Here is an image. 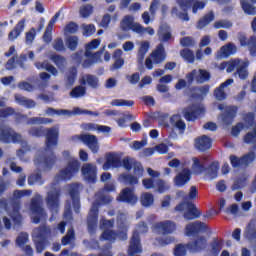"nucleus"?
<instances>
[{"label": "nucleus", "mask_w": 256, "mask_h": 256, "mask_svg": "<svg viewBox=\"0 0 256 256\" xmlns=\"http://www.w3.org/2000/svg\"><path fill=\"white\" fill-rule=\"evenodd\" d=\"M28 133L31 135V137L40 138L46 136L45 152L49 154L39 156L38 162L40 165H43V168L46 171L53 169V165H55L57 161V156H55L53 148L56 147L59 143V129L55 127L44 128L43 126L32 127L29 129Z\"/></svg>", "instance_id": "f257e3e1"}, {"label": "nucleus", "mask_w": 256, "mask_h": 256, "mask_svg": "<svg viewBox=\"0 0 256 256\" xmlns=\"http://www.w3.org/2000/svg\"><path fill=\"white\" fill-rule=\"evenodd\" d=\"M222 67H226V71L227 73H233V71L236 70L235 75H238L239 79H241L242 81H245V79H247V77H249V59H231L228 62H222Z\"/></svg>", "instance_id": "f03ea898"}, {"label": "nucleus", "mask_w": 256, "mask_h": 256, "mask_svg": "<svg viewBox=\"0 0 256 256\" xmlns=\"http://www.w3.org/2000/svg\"><path fill=\"white\" fill-rule=\"evenodd\" d=\"M21 134L17 133L12 127L0 123V143H20Z\"/></svg>", "instance_id": "7ed1b4c3"}, {"label": "nucleus", "mask_w": 256, "mask_h": 256, "mask_svg": "<svg viewBox=\"0 0 256 256\" xmlns=\"http://www.w3.org/2000/svg\"><path fill=\"white\" fill-rule=\"evenodd\" d=\"M183 214V217L186 221H193V219H199L201 217V211L197 209V206H195L192 202H181L175 207V211H185Z\"/></svg>", "instance_id": "20e7f679"}, {"label": "nucleus", "mask_w": 256, "mask_h": 256, "mask_svg": "<svg viewBox=\"0 0 256 256\" xmlns=\"http://www.w3.org/2000/svg\"><path fill=\"white\" fill-rule=\"evenodd\" d=\"M142 185L144 189H155L156 193L163 195L166 191L171 189V186L167 184V182L163 179H153V178H145L142 180Z\"/></svg>", "instance_id": "39448f33"}, {"label": "nucleus", "mask_w": 256, "mask_h": 256, "mask_svg": "<svg viewBox=\"0 0 256 256\" xmlns=\"http://www.w3.org/2000/svg\"><path fill=\"white\" fill-rule=\"evenodd\" d=\"M186 79L189 85H193V81H196L197 85H203L211 81V72L205 69H198V71L194 69L186 75Z\"/></svg>", "instance_id": "423d86ee"}, {"label": "nucleus", "mask_w": 256, "mask_h": 256, "mask_svg": "<svg viewBox=\"0 0 256 256\" xmlns=\"http://www.w3.org/2000/svg\"><path fill=\"white\" fill-rule=\"evenodd\" d=\"M30 211L32 213V223L35 225H39L41 223V219H45L47 217V213H45V209L41 206V199L32 198L30 203Z\"/></svg>", "instance_id": "0eeeda50"}, {"label": "nucleus", "mask_w": 256, "mask_h": 256, "mask_svg": "<svg viewBox=\"0 0 256 256\" xmlns=\"http://www.w3.org/2000/svg\"><path fill=\"white\" fill-rule=\"evenodd\" d=\"M193 1L195 0H176V3L179 5L180 9H182L183 12L179 11L178 7H173L171 10L172 15H175L180 19L181 21H189V9H191V6L193 5Z\"/></svg>", "instance_id": "6e6552de"}, {"label": "nucleus", "mask_w": 256, "mask_h": 256, "mask_svg": "<svg viewBox=\"0 0 256 256\" xmlns=\"http://www.w3.org/2000/svg\"><path fill=\"white\" fill-rule=\"evenodd\" d=\"M59 203H61V190L55 189L48 192L46 205L52 215H57L59 213Z\"/></svg>", "instance_id": "1a4fd4ad"}, {"label": "nucleus", "mask_w": 256, "mask_h": 256, "mask_svg": "<svg viewBox=\"0 0 256 256\" xmlns=\"http://www.w3.org/2000/svg\"><path fill=\"white\" fill-rule=\"evenodd\" d=\"M79 169H81V162L72 160L65 169L60 170V178L62 181H71L79 173Z\"/></svg>", "instance_id": "9d476101"}, {"label": "nucleus", "mask_w": 256, "mask_h": 256, "mask_svg": "<svg viewBox=\"0 0 256 256\" xmlns=\"http://www.w3.org/2000/svg\"><path fill=\"white\" fill-rule=\"evenodd\" d=\"M120 27L122 31H133L134 33H145V28L141 24L135 23V19L127 15L125 16L122 21L120 22Z\"/></svg>", "instance_id": "9b49d317"}, {"label": "nucleus", "mask_w": 256, "mask_h": 256, "mask_svg": "<svg viewBox=\"0 0 256 256\" xmlns=\"http://www.w3.org/2000/svg\"><path fill=\"white\" fill-rule=\"evenodd\" d=\"M182 114L184 119H186L188 122L197 121L199 117L205 115V108L196 105H190L182 110Z\"/></svg>", "instance_id": "f8f14e48"}, {"label": "nucleus", "mask_w": 256, "mask_h": 256, "mask_svg": "<svg viewBox=\"0 0 256 256\" xmlns=\"http://www.w3.org/2000/svg\"><path fill=\"white\" fill-rule=\"evenodd\" d=\"M79 139L82 141V143H84V145H87L88 149H90L92 153H99L100 146L97 136L93 134H81Z\"/></svg>", "instance_id": "ddd939ff"}, {"label": "nucleus", "mask_w": 256, "mask_h": 256, "mask_svg": "<svg viewBox=\"0 0 256 256\" xmlns=\"http://www.w3.org/2000/svg\"><path fill=\"white\" fill-rule=\"evenodd\" d=\"M209 227L204 222L199 220L192 222L185 227V233L187 237H192L193 235H197L198 233H205Z\"/></svg>", "instance_id": "4468645a"}, {"label": "nucleus", "mask_w": 256, "mask_h": 256, "mask_svg": "<svg viewBox=\"0 0 256 256\" xmlns=\"http://www.w3.org/2000/svg\"><path fill=\"white\" fill-rule=\"evenodd\" d=\"M98 223H99V207L96 204H93L87 217V225L90 233H94L95 229H97Z\"/></svg>", "instance_id": "2eb2a0df"}, {"label": "nucleus", "mask_w": 256, "mask_h": 256, "mask_svg": "<svg viewBox=\"0 0 256 256\" xmlns=\"http://www.w3.org/2000/svg\"><path fill=\"white\" fill-rule=\"evenodd\" d=\"M154 229L159 233H162V235H171V233L177 229V225L173 221L165 220L155 223Z\"/></svg>", "instance_id": "dca6fc26"}, {"label": "nucleus", "mask_w": 256, "mask_h": 256, "mask_svg": "<svg viewBox=\"0 0 256 256\" xmlns=\"http://www.w3.org/2000/svg\"><path fill=\"white\" fill-rule=\"evenodd\" d=\"M81 171L88 183H97V166L87 163L82 166Z\"/></svg>", "instance_id": "f3484780"}, {"label": "nucleus", "mask_w": 256, "mask_h": 256, "mask_svg": "<svg viewBox=\"0 0 256 256\" xmlns=\"http://www.w3.org/2000/svg\"><path fill=\"white\" fill-rule=\"evenodd\" d=\"M194 145L197 151H200V153H205V151H209V149L213 147V140L207 135H202L195 139Z\"/></svg>", "instance_id": "a211bd4d"}, {"label": "nucleus", "mask_w": 256, "mask_h": 256, "mask_svg": "<svg viewBox=\"0 0 256 256\" xmlns=\"http://www.w3.org/2000/svg\"><path fill=\"white\" fill-rule=\"evenodd\" d=\"M189 181H191V170H189V168L182 169V171L174 177L176 187H185Z\"/></svg>", "instance_id": "6ab92c4d"}, {"label": "nucleus", "mask_w": 256, "mask_h": 256, "mask_svg": "<svg viewBox=\"0 0 256 256\" xmlns=\"http://www.w3.org/2000/svg\"><path fill=\"white\" fill-rule=\"evenodd\" d=\"M207 247V238L205 236H199L193 242L187 243V249L190 253H199V251H203Z\"/></svg>", "instance_id": "aec40b11"}, {"label": "nucleus", "mask_w": 256, "mask_h": 256, "mask_svg": "<svg viewBox=\"0 0 256 256\" xmlns=\"http://www.w3.org/2000/svg\"><path fill=\"white\" fill-rule=\"evenodd\" d=\"M122 163H121V157L113 154V153H109L106 156V162L103 164L102 169L104 171H109V169H119V167H121Z\"/></svg>", "instance_id": "412c9836"}, {"label": "nucleus", "mask_w": 256, "mask_h": 256, "mask_svg": "<svg viewBox=\"0 0 256 256\" xmlns=\"http://www.w3.org/2000/svg\"><path fill=\"white\" fill-rule=\"evenodd\" d=\"M241 47H248L249 53L252 57H256V36H251L247 39L246 35L239 37Z\"/></svg>", "instance_id": "4be33fe9"}, {"label": "nucleus", "mask_w": 256, "mask_h": 256, "mask_svg": "<svg viewBox=\"0 0 256 256\" xmlns=\"http://www.w3.org/2000/svg\"><path fill=\"white\" fill-rule=\"evenodd\" d=\"M117 201L120 203L135 204L137 203V196L135 193H133V189L126 187L120 192L119 196L117 197Z\"/></svg>", "instance_id": "5701e85b"}, {"label": "nucleus", "mask_w": 256, "mask_h": 256, "mask_svg": "<svg viewBox=\"0 0 256 256\" xmlns=\"http://www.w3.org/2000/svg\"><path fill=\"white\" fill-rule=\"evenodd\" d=\"M69 195L72 200V205L75 213H79V209H81V199L79 197V185L72 184L69 188Z\"/></svg>", "instance_id": "b1692460"}, {"label": "nucleus", "mask_w": 256, "mask_h": 256, "mask_svg": "<svg viewBox=\"0 0 256 256\" xmlns=\"http://www.w3.org/2000/svg\"><path fill=\"white\" fill-rule=\"evenodd\" d=\"M47 233V226H41L38 228V237L42 240H39L35 243L37 253H43L45 251L47 247V240L45 239V235H47Z\"/></svg>", "instance_id": "393cba45"}, {"label": "nucleus", "mask_w": 256, "mask_h": 256, "mask_svg": "<svg viewBox=\"0 0 256 256\" xmlns=\"http://www.w3.org/2000/svg\"><path fill=\"white\" fill-rule=\"evenodd\" d=\"M234 80L233 78H229L223 83H221L217 88L214 90V97L217 101H225L227 99V93H225V87H229V85H233Z\"/></svg>", "instance_id": "a878e982"}, {"label": "nucleus", "mask_w": 256, "mask_h": 256, "mask_svg": "<svg viewBox=\"0 0 256 256\" xmlns=\"http://www.w3.org/2000/svg\"><path fill=\"white\" fill-rule=\"evenodd\" d=\"M151 57L156 65L163 63L167 59V53L165 52L163 43L157 45L156 49L151 53Z\"/></svg>", "instance_id": "bb28decb"}, {"label": "nucleus", "mask_w": 256, "mask_h": 256, "mask_svg": "<svg viewBox=\"0 0 256 256\" xmlns=\"http://www.w3.org/2000/svg\"><path fill=\"white\" fill-rule=\"evenodd\" d=\"M170 124L179 131L180 135H183L187 129V124L181 119V114L172 115L170 117Z\"/></svg>", "instance_id": "cd10ccee"}, {"label": "nucleus", "mask_w": 256, "mask_h": 256, "mask_svg": "<svg viewBox=\"0 0 256 256\" xmlns=\"http://www.w3.org/2000/svg\"><path fill=\"white\" fill-rule=\"evenodd\" d=\"M26 19L22 18L8 34V41H15L23 31H25Z\"/></svg>", "instance_id": "c85d7f7f"}, {"label": "nucleus", "mask_w": 256, "mask_h": 256, "mask_svg": "<svg viewBox=\"0 0 256 256\" xmlns=\"http://www.w3.org/2000/svg\"><path fill=\"white\" fill-rule=\"evenodd\" d=\"M10 217L15 225H21L23 223V215H21V204L19 202L13 203Z\"/></svg>", "instance_id": "c756f323"}, {"label": "nucleus", "mask_w": 256, "mask_h": 256, "mask_svg": "<svg viewBox=\"0 0 256 256\" xmlns=\"http://www.w3.org/2000/svg\"><path fill=\"white\" fill-rule=\"evenodd\" d=\"M15 101L16 103H18V105H21L26 109H35V107H37V102H35V100L27 99L25 96H22L21 94L15 95Z\"/></svg>", "instance_id": "7c9ffc66"}, {"label": "nucleus", "mask_w": 256, "mask_h": 256, "mask_svg": "<svg viewBox=\"0 0 256 256\" xmlns=\"http://www.w3.org/2000/svg\"><path fill=\"white\" fill-rule=\"evenodd\" d=\"M157 36L162 43H168V41L173 39L171 29L167 26H160L157 32Z\"/></svg>", "instance_id": "2f4dec72"}, {"label": "nucleus", "mask_w": 256, "mask_h": 256, "mask_svg": "<svg viewBox=\"0 0 256 256\" xmlns=\"http://www.w3.org/2000/svg\"><path fill=\"white\" fill-rule=\"evenodd\" d=\"M64 81H65V87H68V88L73 87V85H75V81H77V68L75 67L70 68L64 76Z\"/></svg>", "instance_id": "473e14b6"}, {"label": "nucleus", "mask_w": 256, "mask_h": 256, "mask_svg": "<svg viewBox=\"0 0 256 256\" xmlns=\"http://www.w3.org/2000/svg\"><path fill=\"white\" fill-rule=\"evenodd\" d=\"M213 21H215V13H213V11H210L199 19V21L197 22V29H205V27H207V25H209Z\"/></svg>", "instance_id": "72a5a7b5"}, {"label": "nucleus", "mask_w": 256, "mask_h": 256, "mask_svg": "<svg viewBox=\"0 0 256 256\" xmlns=\"http://www.w3.org/2000/svg\"><path fill=\"white\" fill-rule=\"evenodd\" d=\"M149 42L145 41L140 45V48L138 50L137 54V61L139 65H143V62L145 61V55H147V52L149 51Z\"/></svg>", "instance_id": "f704fd0d"}, {"label": "nucleus", "mask_w": 256, "mask_h": 256, "mask_svg": "<svg viewBox=\"0 0 256 256\" xmlns=\"http://www.w3.org/2000/svg\"><path fill=\"white\" fill-rule=\"evenodd\" d=\"M223 243V239L219 240V238H213L212 242L210 243L212 255L219 256L221 250L223 249Z\"/></svg>", "instance_id": "c9c22d12"}, {"label": "nucleus", "mask_w": 256, "mask_h": 256, "mask_svg": "<svg viewBox=\"0 0 256 256\" xmlns=\"http://www.w3.org/2000/svg\"><path fill=\"white\" fill-rule=\"evenodd\" d=\"M45 180H43V174L41 172L32 173L28 176V185H43Z\"/></svg>", "instance_id": "e433bc0d"}, {"label": "nucleus", "mask_w": 256, "mask_h": 256, "mask_svg": "<svg viewBox=\"0 0 256 256\" xmlns=\"http://www.w3.org/2000/svg\"><path fill=\"white\" fill-rule=\"evenodd\" d=\"M140 203L142 207H151L155 203V197L152 193L144 192L140 197Z\"/></svg>", "instance_id": "4c0bfd02"}, {"label": "nucleus", "mask_w": 256, "mask_h": 256, "mask_svg": "<svg viewBox=\"0 0 256 256\" xmlns=\"http://www.w3.org/2000/svg\"><path fill=\"white\" fill-rule=\"evenodd\" d=\"M235 117H237V108H230L224 113L222 121L225 123V125H231Z\"/></svg>", "instance_id": "58836bf2"}, {"label": "nucleus", "mask_w": 256, "mask_h": 256, "mask_svg": "<svg viewBox=\"0 0 256 256\" xmlns=\"http://www.w3.org/2000/svg\"><path fill=\"white\" fill-rule=\"evenodd\" d=\"M85 95H87V87L85 86H75L70 91V97L72 99H80V97H85Z\"/></svg>", "instance_id": "ea45409f"}, {"label": "nucleus", "mask_w": 256, "mask_h": 256, "mask_svg": "<svg viewBox=\"0 0 256 256\" xmlns=\"http://www.w3.org/2000/svg\"><path fill=\"white\" fill-rule=\"evenodd\" d=\"M180 57H182L186 63H195V52L189 48L180 50Z\"/></svg>", "instance_id": "a19ab883"}, {"label": "nucleus", "mask_w": 256, "mask_h": 256, "mask_svg": "<svg viewBox=\"0 0 256 256\" xmlns=\"http://www.w3.org/2000/svg\"><path fill=\"white\" fill-rule=\"evenodd\" d=\"M119 181L125 185H137L139 183V178L131 174H121L119 176Z\"/></svg>", "instance_id": "79ce46f5"}, {"label": "nucleus", "mask_w": 256, "mask_h": 256, "mask_svg": "<svg viewBox=\"0 0 256 256\" xmlns=\"http://www.w3.org/2000/svg\"><path fill=\"white\" fill-rule=\"evenodd\" d=\"M223 57H229L230 55H235L237 53V46L233 43H228L220 49Z\"/></svg>", "instance_id": "37998d69"}, {"label": "nucleus", "mask_w": 256, "mask_h": 256, "mask_svg": "<svg viewBox=\"0 0 256 256\" xmlns=\"http://www.w3.org/2000/svg\"><path fill=\"white\" fill-rule=\"evenodd\" d=\"M206 173L210 179H217L219 173V162H212L208 168H206Z\"/></svg>", "instance_id": "c03bdc74"}, {"label": "nucleus", "mask_w": 256, "mask_h": 256, "mask_svg": "<svg viewBox=\"0 0 256 256\" xmlns=\"http://www.w3.org/2000/svg\"><path fill=\"white\" fill-rule=\"evenodd\" d=\"M45 114L49 117H53L55 115L61 116V115H71V111L65 110V109H55L53 107H47L45 109Z\"/></svg>", "instance_id": "a18cd8bd"}, {"label": "nucleus", "mask_w": 256, "mask_h": 256, "mask_svg": "<svg viewBox=\"0 0 256 256\" xmlns=\"http://www.w3.org/2000/svg\"><path fill=\"white\" fill-rule=\"evenodd\" d=\"M112 107H133L135 102L133 100L114 99L111 101Z\"/></svg>", "instance_id": "49530a36"}, {"label": "nucleus", "mask_w": 256, "mask_h": 256, "mask_svg": "<svg viewBox=\"0 0 256 256\" xmlns=\"http://www.w3.org/2000/svg\"><path fill=\"white\" fill-rule=\"evenodd\" d=\"M240 5L246 15H256V7L250 4L249 2L241 0Z\"/></svg>", "instance_id": "de8ad7c7"}, {"label": "nucleus", "mask_w": 256, "mask_h": 256, "mask_svg": "<svg viewBox=\"0 0 256 256\" xmlns=\"http://www.w3.org/2000/svg\"><path fill=\"white\" fill-rule=\"evenodd\" d=\"M192 161H193L192 169L193 171H195V173L201 174L207 171V167H205V164H201V160H199V158L194 157Z\"/></svg>", "instance_id": "09e8293b"}, {"label": "nucleus", "mask_w": 256, "mask_h": 256, "mask_svg": "<svg viewBox=\"0 0 256 256\" xmlns=\"http://www.w3.org/2000/svg\"><path fill=\"white\" fill-rule=\"evenodd\" d=\"M66 45L70 51H77V47H79V37L69 36L66 39Z\"/></svg>", "instance_id": "8fccbe9b"}, {"label": "nucleus", "mask_w": 256, "mask_h": 256, "mask_svg": "<svg viewBox=\"0 0 256 256\" xmlns=\"http://www.w3.org/2000/svg\"><path fill=\"white\" fill-rule=\"evenodd\" d=\"M99 45H101L100 39H94V40L90 41L88 44H86L85 57L91 56V51H93V49H97V47H99Z\"/></svg>", "instance_id": "3c124183"}, {"label": "nucleus", "mask_w": 256, "mask_h": 256, "mask_svg": "<svg viewBox=\"0 0 256 256\" xmlns=\"http://www.w3.org/2000/svg\"><path fill=\"white\" fill-rule=\"evenodd\" d=\"M100 239H102V241H115V239H117V232L111 229L104 230Z\"/></svg>", "instance_id": "603ef678"}, {"label": "nucleus", "mask_w": 256, "mask_h": 256, "mask_svg": "<svg viewBox=\"0 0 256 256\" xmlns=\"http://www.w3.org/2000/svg\"><path fill=\"white\" fill-rule=\"evenodd\" d=\"M214 29H231L233 22L229 20H219L213 24Z\"/></svg>", "instance_id": "864d4df0"}, {"label": "nucleus", "mask_w": 256, "mask_h": 256, "mask_svg": "<svg viewBox=\"0 0 256 256\" xmlns=\"http://www.w3.org/2000/svg\"><path fill=\"white\" fill-rule=\"evenodd\" d=\"M72 239H75V229H73V227H71L67 231V234L62 237L61 243L65 247L66 245H69V243H71Z\"/></svg>", "instance_id": "5fc2aeb1"}, {"label": "nucleus", "mask_w": 256, "mask_h": 256, "mask_svg": "<svg viewBox=\"0 0 256 256\" xmlns=\"http://www.w3.org/2000/svg\"><path fill=\"white\" fill-rule=\"evenodd\" d=\"M51 61H53L54 65L58 67L59 69L65 67V57L59 55V54H54L51 56Z\"/></svg>", "instance_id": "6e6d98bb"}, {"label": "nucleus", "mask_w": 256, "mask_h": 256, "mask_svg": "<svg viewBox=\"0 0 256 256\" xmlns=\"http://www.w3.org/2000/svg\"><path fill=\"white\" fill-rule=\"evenodd\" d=\"M79 31V25L75 22H69L65 27H64V33L68 35H75Z\"/></svg>", "instance_id": "4d7b16f0"}, {"label": "nucleus", "mask_w": 256, "mask_h": 256, "mask_svg": "<svg viewBox=\"0 0 256 256\" xmlns=\"http://www.w3.org/2000/svg\"><path fill=\"white\" fill-rule=\"evenodd\" d=\"M243 121L246 124V127H253L256 123L255 114L253 112H248L244 114Z\"/></svg>", "instance_id": "13d9d810"}, {"label": "nucleus", "mask_w": 256, "mask_h": 256, "mask_svg": "<svg viewBox=\"0 0 256 256\" xmlns=\"http://www.w3.org/2000/svg\"><path fill=\"white\" fill-rule=\"evenodd\" d=\"M115 227V219L107 220L105 218L100 219V229L106 231L107 229H113Z\"/></svg>", "instance_id": "bf43d9fd"}, {"label": "nucleus", "mask_w": 256, "mask_h": 256, "mask_svg": "<svg viewBox=\"0 0 256 256\" xmlns=\"http://www.w3.org/2000/svg\"><path fill=\"white\" fill-rule=\"evenodd\" d=\"M87 85L92 89H97L99 87V78L95 75L87 74L86 75Z\"/></svg>", "instance_id": "052dcab7"}, {"label": "nucleus", "mask_w": 256, "mask_h": 256, "mask_svg": "<svg viewBox=\"0 0 256 256\" xmlns=\"http://www.w3.org/2000/svg\"><path fill=\"white\" fill-rule=\"evenodd\" d=\"M242 159V165H251V163L254 162V160L256 159V154L255 152L251 151L248 154H245L244 156L241 157Z\"/></svg>", "instance_id": "680f3d73"}, {"label": "nucleus", "mask_w": 256, "mask_h": 256, "mask_svg": "<svg viewBox=\"0 0 256 256\" xmlns=\"http://www.w3.org/2000/svg\"><path fill=\"white\" fill-rule=\"evenodd\" d=\"M29 241V235L27 233H21L17 238H16V245L21 249L27 244Z\"/></svg>", "instance_id": "e2e57ef3"}, {"label": "nucleus", "mask_w": 256, "mask_h": 256, "mask_svg": "<svg viewBox=\"0 0 256 256\" xmlns=\"http://www.w3.org/2000/svg\"><path fill=\"white\" fill-rule=\"evenodd\" d=\"M187 250H189V248H187V244H178V245H176V247L174 249V255L175 256H186Z\"/></svg>", "instance_id": "0e129e2a"}, {"label": "nucleus", "mask_w": 256, "mask_h": 256, "mask_svg": "<svg viewBox=\"0 0 256 256\" xmlns=\"http://www.w3.org/2000/svg\"><path fill=\"white\" fill-rule=\"evenodd\" d=\"M35 37H37V30L32 27L28 32H26V36H25L26 44L31 45L33 41H35Z\"/></svg>", "instance_id": "69168bd1"}, {"label": "nucleus", "mask_w": 256, "mask_h": 256, "mask_svg": "<svg viewBox=\"0 0 256 256\" xmlns=\"http://www.w3.org/2000/svg\"><path fill=\"white\" fill-rule=\"evenodd\" d=\"M181 47H195V39L191 36H185L180 39Z\"/></svg>", "instance_id": "338daca9"}, {"label": "nucleus", "mask_w": 256, "mask_h": 256, "mask_svg": "<svg viewBox=\"0 0 256 256\" xmlns=\"http://www.w3.org/2000/svg\"><path fill=\"white\" fill-rule=\"evenodd\" d=\"M246 181H247V178H243V177L237 178L232 184V187H231L232 191H239V189H242Z\"/></svg>", "instance_id": "774afa93"}]
</instances>
